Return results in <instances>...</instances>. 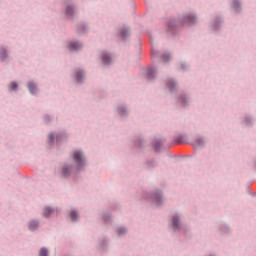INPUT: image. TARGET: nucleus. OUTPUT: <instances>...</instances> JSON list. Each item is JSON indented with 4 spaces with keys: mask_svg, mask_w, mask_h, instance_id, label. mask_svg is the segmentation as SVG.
<instances>
[{
    "mask_svg": "<svg viewBox=\"0 0 256 256\" xmlns=\"http://www.w3.org/2000/svg\"><path fill=\"white\" fill-rule=\"evenodd\" d=\"M53 213H55V210L51 209L50 207H46L44 209L43 215L45 217H50V215H53Z\"/></svg>",
    "mask_w": 256,
    "mask_h": 256,
    "instance_id": "5",
    "label": "nucleus"
},
{
    "mask_svg": "<svg viewBox=\"0 0 256 256\" xmlns=\"http://www.w3.org/2000/svg\"><path fill=\"white\" fill-rule=\"evenodd\" d=\"M75 78H76V81H78V83H81V81L83 80V72L81 71L76 72Z\"/></svg>",
    "mask_w": 256,
    "mask_h": 256,
    "instance_id": "7",
    "label": "nucleus"
},
{
    "mask_svg": "<svg viewBox=\"0 0 256 256\" xmlns=\"http://www.w3.org/2000/svg\"><path fill=\"white\" fill-rule=\"evenodd\" d=\"M48 139L50 142H53L55 140V135L49 134Z\"/></svg>",
    "mask_w": 256,
    "mask_h": 256,
    "instance_id": "17",
    "label": "nucleus"
},
{
    "mask_svg": "<svg viewBox=\"0 0 256 256\" xmlns=\"http://www.w3.org/2000/svg\"><path fill=\"white\" fill-rule=\"evenodd\" d=\"M28 88L32 95H35V93H37V86H35L33 82L28 83Z\"/></svg>",
    "mask_w": 256,
    "mask_h": 256,
    "instance_id": "4",
    "label": "nucleus"
},
{
    "mask_svg": "<svg viewBox=\"0 0 256 256\" xmlns=\"http://www.w3.org/2000/svg\"><path fill=\"white\" fill-rule=\"evenodd\" d=\"M70 219L71 221H77V219H79V213L75 210H72L70 212Z\"/></svg>",
    "mask_w": 256,
    "mask_h": 256,
    "instance_id": "6",
    "label": "nucleus"
},
{
    "mask_svg": "<svg viewBox=\"0 0 256 256\" xmlns=\"http://www.w3.org/2000/svg\"><path fill=\"white\" fill-rule=\"evenodd\" d=\"M1 52H2V53H5V50H4V49H2V50H1Z\"/></svg>",
    "mask_w": 256,
    "mask_h": 256,
    "instance_id": "19",
    "label": "nucleus"
},
{
    "mask_svg": "<svg viewBox=\"0 0 256 256\" xmlns=\"http://www.w3.org/2000/svg\"><path fill=\"white\" fill-rule=\"evenodd\" d=\"M102 62L105 65H109V63H111V56H109V54H107V53H103L102 54Z\"/></svg>",
    "mask_w": 256,
    "mask_h": 256,
    "instance_id": "3",
    "label": "nucleus"
},
{
    "mask_svg": "<svg viewBox=\"0 0 256 256\" xmlns=\"http://www.w3.org/2000/svg\"><path fill=\"white\" fill-rule=\"evenodd\" d=\"M69 47L72 51H79V49H81V43H79V42H70Z\"/></svg>",
    "mask_w": 256,
    "mask_h": 256,
    "instance_id": "2",
    "label": "nucleus"
},
{
    "mask_svg": "<svg viewBox=\"0 0 256 256\" xmlns=\"http://www.w3.org/2000/svg\"><path fill=\"white\" fill-rule=\"evenodd\" d=\"M155 70L154 69H148V71H147V77H148V79H153L154 77H155Z\"/></svg>",
    "mask_w": 256,
    "mask_h": 256,
    "instance_id": "9",
    "label": "nucleus"
},
{
    "mask_svg": "<svg viewBox=\"0 0 256 256\" xmlns=\"http://www.w3.org/2000/svg\"><path fill=\"white\" fill-rule=\"evenodd\" d=\"M186 21H188V23H194L195 22V16H187Z\"/></svg>",
    "mask_w": 256,
    "mask_h": 256,
    "instance_id": "13",
    "label": "nucleus"
},
{
    "mask_svg": "<svg viewBox=\"0 0 256 256\" xmlns=\"http://www.w3.org/2000/svg\"><path fill=\"white\" fill-rule=\"evenodd\" d=\"M122 231H123V233H125V231H126L125 228H122Z\"/></svg>",
    "mask_w": 256,
    "mask_h": 256,
    "instance_id": "18",
    "label": "nucleus"
},
{
    "mask_svg": "<svg viewBox=\"0 0 256 256\" xmlns=\"http://www.w3.org/2000/svg\"><path fill=\"white\" fill-rule=\"evenodd\" d=\"M73 157L77 165H85V156H83V152L76 150L74 151Z\"/></svg>",
    "mask_w": 256,
    "mask_h": 256,
    "instance_id": "1",
    "label": "nucleus"
},
{
    "mask_svg": "<svg viewBox=\"0 0 256 256\" xmlns=\"http://www.w3.org/2000/svg\"><path fill=\"white\" fill-rule=\"evenodd\" d=\"M10 89H11V91H15V89H17V84L15 82H12L10 84Z\"/></svg>",
    "mask_w": 256,
    "mask_h": 256,
    "instance_id": "15",
    "label": "nucleus"
},
{
    "mask_svg": "<svg viewBox=\"0 0 256 256\" xmlns=\"http://www.w3.org/2000/svg\"><path fill=\"white\" fill-rule=\"evenodd\" d=\"M172 223L174 227H179V218L173 217L172 218Z\"/></svg>",
    "mask_w": 256,
    "mask_h": 256,
    "instance_id": "11",
    "label": "nucleus"
},
{
    "mask_svg": "<svg viewBox=\"0 0 256 256\" xmlns=\"http://www.w3.org/2000/svg\"><path fill=\"white\" fill-rule=\"evenodd\" d=\"M66 15H73V8L72 7L67 8Z\"/></svg>",
    "mask_w": 256,
    "mask_h": 256,
    "instance_id": "16",
    "label": "nucleus"
},
{
    "mask_svg": "<svg viewBox=\"0 0 256 256\" xmlns=\"http://www.w3.org/2000/svg\"><path fill=\"white\" fill-rule=\"evenodd\" d=\"M175 87V82L173 80H170L169 81V88H170V91H173V88Z\"/></svg>",
    "mask_w": 256,
    "mask_h": 256,
    "instance_id": "14",
    "label": "nucleus"
},
{
    "mask_svg": "<svg viewBox=\"0 0 256 256\" xmlns=\"http://www.w3.org/2000/svg\"><path fill=\"white\" fill-rule=\"evenodd\" d=\"M39 256H49V251L46 248H41Z\"/></svg>",
    "mask_w": 256,
    "mask_h": 256,
    "instance_id": "10",
    "label": "nucleus"
},
{
    "mask_svg": "<svg viewBox=\"0 0 256 256\" xmlns=\"http://www.w3.org/2000/svg\"><path fill=\"white\" fill-rule=\"evenodd\" d=\"M37 227H39V224L36 221L30 222V224H29L30 231H35V229H37Z\"/></svg>",
    "mask_w": 256,
    "mask_h": 256,
    "instance_id": "8",
    "label": "nucleus"
},
{
    "mask_svg": "<svg viewBox=\"0 0 256 256\" xmlns=\"http://www.w3.org/2000/svg\"><path fill=\"white\" fill-rule=\"evenodd\" d=\"M120 35H121L122 39H125V37H127V35H129V31H127V30H122V31L120 32Z\"/></svg>",
    "mask_w": 256,
    "mask_h": 256,
    "instance_id": "12",
    "label": "nucleus"
}]
</instances>
